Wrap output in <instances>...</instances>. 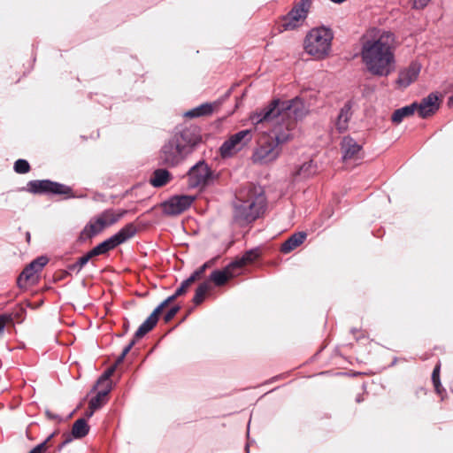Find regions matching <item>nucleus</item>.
I'll return each instance as SVG.
<instances>
[{
    "label": "nucleus",
    "instance_id": "nucleus-39",
    "mask_svg": "<svg viewBox=\"0 0 453 453\" xmlns=\"http://www.w3.org/2000/svg\"><path fill=\"white\" fill-rule=\"evenodd\" d=\"M45 415L49 419L54 420L58 423L62 421V418L58 414H56L50 410H46Z\"/></svg>",
    "mask_w": 453,
    "mask_h": 453
},
{
    "label": "nucleus",
    "instance_id": "nucleus-28",
    "mask_svg": "<svg viewBox=\"0 0 453 453\" xmlns=\"http://www.w3.org/2000/svg\"><path fill=\"white\" fill-rule=\"evenodd\" d=\"M213 111V106L211 104H201L185 113L186 117L196 118L201 116H206L211 114Z\"/></svg>",
    "mask_w": 453,
    "mask_h": 453
},
{
    "label": "nucleus",
    "instance_id": "nucleus-4",
    "mask_svg": "<svg viewBox=\"0 0 453 453\" xmlns=\"http://www.w3.org/2000/svg\"><path fill=\"white\" fill-rule=\"evenodd\" d=\"M250 120L256 129L267 128L268 134L280 133L283 136V102L280 98L272 100L265 107L251 112Z\"/></svg>",
    "mask_w": 453,
    "mask_h": 453
},
{
    "label": "nucleus",
    "instance_id": "nucleus-22",
    "mask_svg": "<svg viewBox=\"0 0 453 453\" xmlns=\"http://www.w3.org/2000/svg\"><path fill=\"white\" fill-rule=\"evenodd\" d=\"M261 255L260 248H254L247 250L241 258H237L231 262V266H235L236 269H241L244 265L254 262Z\"/></svg>",
    "mask_w": 453,
    "mask_h": 453
},
{
    "label": "nucleus",
    "instance_id": "nucleus-38",
    "mask_svg": "<svg viewBox=\"0 0 453 453\" xmlns=\"http://www.w3.org/2000/svg\"><path fill=\"white\" fill-rule=\"evenodd\" d=\"M180 310V307L179 306H174V307H172L166 313L165 315L164 316V320L165 322H169L171 321L174 316L177 314V312L179 311Z\"/></svg>",
    "mask_w": 453,
    "mask_h": 453
},
{
    "label": "nucleus",
    "instance_id": "nucleus-21",
    "mask_svg": "<svg viewBox=\"0 0 453 453\" xmlns=\"http://www.w3.org/2000/svg\"><path fill=\"white\" fill-rule=\"evenodd\" d=\"M235 270V266H231L230 263L223 270L213 271L211 273L210 279L216 286H222L236 274Z\"/></svg>",
    "mask_w": 453,
    "mask_h": 453
},
{
    "label": "nucleus",
    "instance_id": "nucleus-6",
    "mask_svg": "<svg viewBox=\"0 0 453 453\" xmlns=\"http://www.w3.org/2000/svg\"><path fill=\"white\" fill-rule=\"evenodd\" d=\"M126 211H116L113 209L104 211L96 217L91 219L81 232L80 240L86 241L100 234L104 229L117 223Z\"/></svg>",
    "mask_w": 453,
    "mask_h": 453
},
{
    "label": "nucleus",
    "instance_id": "nucleus-23",
    "mask_svg": "<svg viewBox=\"0 0 453 453\" xmlns=\"http://www.w3.org/2000/svg\"><path fill=\"white\" fill-rule=\"evenodd\" d=\"M172 180L170 172L166 169L159 168L153 172L150 183L154 188H161L165 186Z\"/></svg>",
    "mask_w": 453,
    "mask_h": 453
},
{
    "label": "nucleus",
    "instance_id": "nucleus-48",
    "mask_svg": "<svg viewBox=\"0 0 453 453\" xmlns=\"http://www.w3.org/2000/svg\"><path fill=\"white\" fill-rule=\"evenodd\" d=\"M280 251H283V244H281V245L280 246Z\"/></svg>",
    "mask_w": 453,
    "mask_h": 453
},
{
    "label": "nucleus",
    "instance_id": "nucleus-42",
    "mask_svg": "<svg viewBox=\"0 0 453 453\" xmlns=\"http://www.w3.org/2000/svg\"><path fill=\"white\" fill-rule=\"evenodd\" d=\"M125 357L126 356L121 353L120 356L117 358L114 366L117 367L119 365H120L124 361Z\"/></svg>",
    "mask_w": 453,
    "mask_h": 453
},
{
    "label": "nucleus",
    "instance_id": "nucleus-30",
    "mask_svg": "<svg viewBox=\"0 0 453 453\" xmlns=\"http://www.w3.org/2000/svg\"><path fill=\"white\" fill-rule=\"evenodd\" d=\"M91 258H93V257L88 251L84 256L79 257L75 263L69 265L68 270L71 272L80 273Z\"/></svg>",
    "mask_w": 453,
    "mask_h": 453
},
{
    "label": "nucleus",
    "instance_id": "nucleus-13",
    "mask_svg": "<svg viewBox=\"0 0 453 453\" xmlns=\"http://www.w3.org/2000/svg\"><path fill=\"white\" fill-rule=\"evenodd\" d=\"M311 0H300L285 16V30L300 27L307 18Z\"/></svg>",
    "mask_w": 453,
    "mask_h": 453
},
{
    "label": "nucleus",
    "instance_id": "nucleus-46",
    "mask_svg": "<svg viewBox=\"0 0 453 453\" xmlns=\"http://www.w3.org/2000/svg\"><path fill=\"white\" fill-rule=\"evenodd\" d=\"M449 106L453 107V95L449 99Z\"/></svg>",
    "mask_w": 453,
    "mask_h": 453
},
{
    "label": "nucleus",
    "instance_id": "nucleus-47",
    "mask_svg": "<svg viewBox=\"0 0 453 453\" xmlns=\"http://www.w3.org/2000/svg\"><path fill=\"white\" fill-rule=\"evenodd\" d=\"M356 401H357V403H360V402H362V401H363V399H361V397H359V396H358V397H357Z\"/></svg>",
    "mask_w": 453,
    "mask_h": 453
},
{
    "label": "nucleus",
    "instance_id": "nucleus-37",
    "mask_svg": "<svg viewBox=\"0 0 453 453\" xmlns=\"http://www.w3.org/2000/svg\"><path fill=\"white\" fill-rule=\"evenodd\" d=\"M211 261L203 264L197 270H196L190 276L194 277V280H196L199 279L205 272V270L211 265Z\"/></svg>",
    "mask_w": 453,
    "mask_h": 453
},
{
    "label": "nucleus",
    "instance_id": "nucleus-24",
    "mask_svg": "<svg viewBox=\"0 0 453 453\" xmlns=\"http://www.w3.org/2000/svg\"><path fill=\"white\" fill-rule=\"evenodd\" d=\"M418 103H412L410 105H406L404 107L399 108L395 110L391 117V119L394 123L399 124L403 119L410 117L414 114L417 110Z\"/></svg>",
    "mask_w": 453,
    "mask_h": 453
},
{
    "label": "nucleus",
    "instance_id": "nucleus-2",
    "mask_svg": "<svg viewBox=\"0 0 453 453\" xmlns=\"http://www.w3.org/2000/svg\"><path fill=\"white\" fill-rule=\"evenodd\" d=\"M200 142L201 136L196 127H186L175 133L161 148L159 156L161 164L166 166L178 165Z\"/></svg>",
    "mask_w": 453,
    "mask_h": 453
},
{
    "label": "nucleus",
    "instance_id": "nucleus-34",
    "mask_svg": "<svg viewBox=\"0 0 453 453\" xmlns=\"http://www.w3.org/2000/svg\"><path fill=\"white\" fill-rule=\"evenodd\" d=\"M55 433L50 434L42 442L35 446L33 449H31L28 453H43L48 449V443L54 437Z\"/></svg>",
    "mask_w": 453,
    "mask_h": 453
},
{
    "label": "nucleus",
    "instance_id": "nucleus-33",
    "mask_svg": "<svg viewBox=\"0 0 453 453\" xmlns=\"http://www.w3.org/2000/svg\"><path fill=\"white\" fill-rule=\"evenodd\" d=\"M14 171L17 173H27L30 171V165L29 163L25 159H18L14 163Z\"/></svg>",
    "mask_w": 453,
    "mask_h": 453
},
{
    "label": "nucleus",
    "instance_id": "nucleus-20",
    "mask_svg": "<svg viewBox=\"0 0 453 453\" xmlns=\"http://www.w3.org/2000/svg\"><path fill=\"white\" fill-rule=\"evenodd\" d=\"M362 147L353 138L344 137L341 143L342 159L344 161L350 159H357Z\"/></svg>",
    "mask_w": 453,
    "mask_h": 453
},
{
    "label": "nucleus",
    "instance_id": "nucleus-19",
    "mask_svg": "<svg viewBox=\"0 0 453 453\" xmlns=\"http://www.w3.org/2000/svg\"><path fill=\"white\" fill-rule=\"evenodd\" d=\"M420 69L421 66L418 63L412 62L407 68L400 71L397 84L402 88H407L417 80Z\"/></svg>",
    "mask_w": 453,
    "mask_h": 453
},
{
    "label": "nucleus",
    "instance_id": "nucleus-45",
    "mask_svg": "<svg viewBox=\"0 0 453 453\" xmlns=\"http://www.w3.org/2000/svg\"><path fill=\"white\" fill-rule=\"evenodd\" d=\"M330 1L334 4H342V3L345 2L346 0H330Z\"/></svg>",
    "mask_w": 453,
    "mask_h": 453
},
{
    "label": "nucleus",
    "instance_id": "nucleus-1",
    "mask_svg": "<svg viewBox=\"0 0 453 453\" xmlns=\"http://www.w3.org/2000/svg\"><path fill=\"white\" fill-rule=\"evenodd\" d=\"M395 35L390 31L371 29L361 47V58L366 70L375 76L387 77L395 69Z\"/></svg>",
    "mask_w": 453,
    "mask_h": 453
},
{
    "label": "nucleus",
    "instance_id": "nucleus-35",
    "mask_svg": "<svg viewBox=\"0 0 453 453\" xmlns=\"http://www.w3.org/2000/svg\"><path fill=\"white\" fill-rule=\"evenodd\" d=\"M115 369L116 367L113 365L110 368H108L102 375L101 377L98 379V381L97 383L98 384H104V383H106V386L109 384L111 385V382H110V378L111 376L113 374V372H115Z\"/></svg>",
    "mask_w": 453,
    "mask_h": 453
},
{
    "label": "nucleus",
    "instance_id": "nucleus-43",
    "mask_svg": "<svg viewBox=\"0 0 453 453\" xmlns=\"http://www.w3.org/2000/svg\"><path fill=\"white\" fill-rule=\"evenodd\" d=\"M5 326V319L2 317H0V333L4 331Z\"/></svg>",
    "mask_w": 453,
    "mask_h": 453
},
{
    "label": "nucleus",
    "instance_id": "nucleus-36",
    "mask_svg": "<svg viewBox=\"0 0 453 453\" xmlns=\"http://www.w3.org/2000/svg\"><path fill=\"white\" fill-rule=\"evenodd\" d=\"M195 281L194 277H188L187 280H185L181 285L176 289V293L179 296L183 295L187 289L189 288V286Z\"/></svg>",
    "mask_w": 453,
    "mask_h": 453
},
{
    "label": "nucleus",
    "instance_id": "nucleus-31",
    "mask_svg": "<svg viewBox=\"0 0 453 453\" xmlns=\"http://www.w3.org/2000/svg\"><path fill=\"white\" fill-rule=\"evenodd\" d=\"M316 173V166L313 164L312 160H310L308 162H305L303 164L298 171L296 172V175L307 178Z\"/></svg>",
    "mask_w": 453,
    "mask_h": 453
},
{
    "label": "nucleus",
    "instance_id": "nucleus-44",
    "mask_svg": "<svg viewBox=\"0 0 453 453\" xmlns=\"http://www.w3.org/2000/svg\"><path fill=\"white\" fill-rule=\"evenodd\" d=\"M95 411H96V410H91V409H89V411L87 412V417H88V418L92 417V415L94 414Z\"/></svg>",
    "mask_w": 453,
    "mask_h": 453
},
{
    "label": "nucleus",
    "instance_id": "nucleus-18",
    "mask_svg": "<svg viewBox=\"0 0 453 453\" xmlns=\"http://www.w3.org/2000/svg\"><path fill=\"white\" fill-rule=\"evenodd\" d=\"M89 431V426L85 418L77 419L72 427V434L65 435V440L58 445V450L60 451L66 444L72 441L73 437L81 439L85 437Z\"/></svg>",
    "mask_w": 453,
    "mask_h": 453
},
{
    "label": "nucleus",
    "instance_id": "nucleus-10",
    "mask_svg": "<svg viewBox=\"0 0 453 453\" xmlns=\"http://www.w3.org/2000/svg\"><path fill=\"white\" fill-rule=\"evenodd\" d=\"M252 140L250 129L241 130L230 135L219 147L222 158H229L242 150Z\"/></svg>",
    "mask_w": 453,
    "mask_h": 453
},
{
    "label": "nucleus",
    "instance_id": "nucleus-16",
    "mask_svg": "<svg viewBox=\"0 0 453 453\" xmlns=\"http://www.w3.org/2000/svg\"><path fill=\"white\" fill-rule=\"evenodd\" d=\"M49 259L47 257L42 256L33 260L28 265L25 267L18 278V285L19 288H27L28 283H35L36 281V273L41 272L42 268L48 264Z\"/></svg>",
    "mask_w": 453,
    "mask_h": 453
},
{
    "label": "nucleus",
    "instance_id": "nucleus-3",
    "mask_svg": "<svg viewBox=\"0 0 453 453\" xmlns=\"http://www.w3.org/2000/svg\"><path fill=\"white\" fill-rule=\"evenodd\" d=\"M265 207V197L261 188L251 185L242 188L237 196L234 208V219L240 226H246L260 217Z\"/></svg>",
    "mask_w": 453,
    "mask_h": 453
},
{
    "label": "nucleus",
    "instance_id": "nucleus-32",
    "mask_svg": "<svg viewBox=\"0 0 453 453\" xmlns=\"http://www.w3.org/2000/svg\"><path fill=\"white\" fill-rule=\"evenodd\" d=\"M432 380L433 384L434 386L435 391L438 395L442 394L444 389L441 387V380H440V364H438L432 373Z\"/></svg>",
    "mask_w": 453,
    "mask_h": 453
},
{
    "label": "nucleus",
    "instance_id": "nucleus-7",
    "mask_svg": "<svg viewBox=\"0 0 453 453\" xmlns=\"http://www.w3.org/2000/svg\"><path fill=\"white\" fill-rule=\"evenodd\" d=\"M283 142L280 133L268 134L264 137L261 144L255 150L252 161L255 164H267L279 157L278 146Z\"/></svg>",
    "mask_w": 453,
    "mask_h": 453
},
{
    "label": "nucleus",
    "instance_id": "nucleus-41",
    "mask_svg": "<svg viewBox=\"0 0 453 453\" xmlns=\"http://www.w3.org/2000/svg\"><path fill=\"white\" fill-rule=\"evenodd\" d=\"M135 344V339L132 340L130 342V343L128 345H127L123 350H122V354L127 356L128 354V352L131 350V349L133 348V346Z\"/></svg>",
    "mask_w": 453,
    "mask_h": 453
},
{
    "label": "nucleus",
    "instance_id": "nucleus-40",
    "mask_svg": "<svg viewBox=\"0 0 453 453\" xmlns=\"http://www.w3.org/2000/svg\"><path fill=\"white\" fill-rule=\"evenodd\" d=\"M429 2L430 0H413V8L423 9Z\"/></svg>",
    "mask_w": 453,
    "mask_h": 453
},
{
    "label": "nucleus",
    "instance_id": "nucleus-15",
    "mask_svg": "<svg viewBox=\"0 0 453 453\" xmlns=\"http://www.w3.org/2000/svg\"><path fill=\"white\" fill-rule=\"evenodd\" d=\"M179 295L175 292L173 295L168 296L158 306L155 308L152 313L146 319V320L139 326L134 334L135 339L142 338L146 334L151 331L158 321V316L162 311L172 302H173Z\"/></svg>",
    "mask_w": 453,
    "mask_h": 453
},
{
    "label": "nucleus",
    "instance_id": "nucleus-29",
    "mask_svg": "<svg viewBox=\"0 0 453 453\" xmlns=\"http://www.w3.org/2000/svg\"><path fill=\"white\" fill-rule=\"evenodd\" d=\"M210 288L211 284L208 281H204L197 287L195 296L193 297V302L196 305L200 304L203 301L204 296L206 293L210 290Z\"/></svg>",
    "mask_w": 453,
    "mask_h": 453
},
{
    "label": "nucleus",
    "instance_id": "nucleus-17",
    "mask_svg": "<svg viewBox=\"0 0 453 453\" xmlns=\"http://www.w3.org/2000/svg\"><path fill=\"white\" fill-rule=\"evenodd\" d=\"M438 101V96L434 93H431L418 104L416 111H418V113L421 118L426 119L434 114L439 109L440 104Z\"/></svg>",
    "mask_w": 453,
    "mask_h": 453
},
{
    "label": "nucleus",
    "instance_id": "nucleus-5",
    "mask_svg": "<svg viewBox=\"0 0 453 453\" xmlns=\"http://www.w3.org/2000/svg\"><path fill=\"white\" fill-rule=\"evenodd\" d=\"M334 34L326 27H318L311 29L304 40L305 51L316 59H324L331 51Z\"/></svg>",
    "mask_w": 453,
    "mask_h": 453
},
{
    "label": "nucleus",
    "instance_id": "nucleus-26",
    "mask_svg": "<svg viewBox=\"0 0 453 453\" xmlns=\"http://www.w3.org/2000/svg\"><path fill=\"white\" fill-rule=\"evenodd\" d=\"M307 234L304 232H297L292 234L288 240L285 241L284 250L285 253L290 252L298 246H300L305 240Z\"/></svg>",
    "mask_w": 453,
    "mask_h": 453
},
{
    "label": "nucleus",
    "instance_id": "nucleus-9",
    "mask_svg": "<svg viewBox=\"0 0 453 453\" xmlns=\"http://www.w3.org/2000/svg\"><path fill=\"white\" fill-rule=\"evenodd\" d=\"M136 233V227L133 223H129L122 227L118 233L102 242L92 250H89V253L92 257H96L100 255H104L108 251L115 249L119 244L127 242L128 239L132 238Z\"/></svg>",
    "mask_w": 453,
    "mask_h": 453
},
{
    "label": "nucleus",
    "instance_id": "nucleus-12",
    "mask_svg": "<svg viewBox=\"0 0 453 453\" xmlns=\"http://www.w3.org/2000/svg\"><path fill=\"white\" fill-rule=\"evenodd\" d=\"M27 190L32 194H53L65 195L69 197L73 196L70 187L50 180H30L27 184Z\"/></svg>",
    "mask_w": 453,
    "mask_h": 453
},
{
    "label": "nucleus",
    "instance_id": "nucleus-27",
    "mask_svg": "<svg viewBox=\"0 0 453 453\" xmlns=\"http://www.w3.org/2000/svg\"><path fill=\"white\" fill-rule=\"evenodd\" d=\"M111 389V385H107L105 388L97 392L96 395L89 401L88 409L97 410L101 408L106 402V396Z\"/></svg>",
    "mask_w": 453,
    "mask_h": 453
},
{
    "label": "nucleus",
    "instance_id": "nucleus-14",
    "mask_svg": "<svg viewBox=\"0 0 453 453\" xmlns=\"http://www.w3.org/2000/svg\"><path fill=\"white\" fill-rule=\"evenodd\" d=\"M194 199V196L188 195L174 196L162 203L161 207L164 214L176 216L188 210Z\"/></svg>",
    "mask_w": 453,
    "mask_h": 453
},
{
    "label": "nucleus",
    "instance_id": "nucleus-8",
    "mask_svg": "<svg viewBox=\"0 0 453 453\" xmlns=\"http://www.w3.org/2000/svg\"><path fill=\"white\" fill-rule=\"evenodd\" d=\"M307 111L304 103L299 97L290 100L285 105V129L292 131L291 134L285 133V142L294 138L298 133L295 129L296 123L306 115Z\"/></svg>",
    "mask_w": 453,
    "mask_h": 453
},
{
    "label": "nucleus",
    "instance_id": "nucleus-11",
    "mask_svg": "<svg viewBox=\"0 0 453 453\" xmlns=\"http://www.w3.org/2000/svg\"><path fill=\"white\" fill-rule=\"evenodd\" d=\"M188 178L190 188H203L213 184L216 176L204 161H199L189 169Z\"/></svg>",
    "mask_w": 453,
    "mask_h": 453
},
{
    "label": "nucleus",
    "instance_id": "nucleus-25",
    "mask_svg": "<svg viewBox=\"0 0 453 453\" xmlns=\"http://www.w3.org/2000/svg\"><path fill=\"white\" fill-rule=\"evenodd\" d=\"M351 112H350V105L349 104H346L340 111V113L338 115L337 120H336V128L339 130V132H344L348 128V122L350 119Z\"/></svg>",
    "mask_w": 453,
    "mask_h": 453
}]
</instances>
